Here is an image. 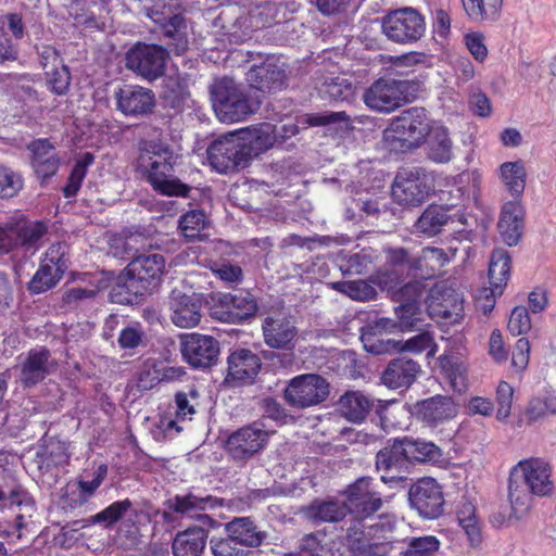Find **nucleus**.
Segmentation results:
<instances>
[{"label": "nucleus", "mask_w": 556, "mask_h": 556, "mask_svg": "<svg viewBox=\"0 0 556 556\" xmlns=\"http://www.w3.org/2000/svg\"><path fill=\"white\" fill-rule=\"evenodd\" d=\"M553 467L542 457L519 460L509 472L508 501L516 518L526 516L534 505V497L553 494Z\"/></svg>", "instance_id": "f257e3e1"}, {"label": "nucleus", "mask_w": 556, "mask_h": 556, "mask_svg": "<svg viewBox=\"0 0 556 556\" xmlns=\"http://www.w3.org/2000/svg\"><path fill=\"white\" fill-rule=\"evenodd\" d=\"M173 157L168 148L150 143L140 150L136 168L159 193L185 197L189 188L172 175Z\"/></svg>", "instance_id": "f03ea898"}, {"label": "nucleus", "mask_w": 556, "mask_h": 556, "mask_svg": "<svg viewBox=\"0 0 556 556\" xmlns=\"http://www.w3.org/2000/svg\"><path fill=\"white\" fill-rule=\"evenodd\" d=\"M378 286L390 293L391 298L401 304L395 308L400 331L418 329L424 323L421 299L425 287L420 281L408 282L397 288V276L391 277L388 273L378 275Z\"/></svg>", "instance_id": "7ed1b4c3"}, {"label": "nucleus", "mask_w": 556, "mask_h": 556, "mask_svg": "<svg viewBox=\"0 0 556 556\" xmlns=\"http://www.w3.org/2000/svg\"><path fill=\"white\" fill-rule=\"evenodd\" d=\"M435 123L425 109L412 108L392 118L383 131V139L392 150L417 148L425 142Z\"/></svg>", "instance_id": "20e7f679"}, {"label": "nucleus", "mask_w": 556, "mask_h": 556, "mask_svg": "<svg viewBox=\"0 0 556 556\" xmlns=\"http://www.w3.org/2000/svg\"><path fill=\"white\" fill-rule=\"evenodd\" d=\"M213 109L222 123H238L254 113L260 101L252 100L229 77L217 80L212 88Z\"/></svg>", "instance_id": "39448f33"}, {"label": "nucleus", "mask_w": 556, "mask_h": 556, "mask_svg": "<svg viewBox=\"0 0 556 556\" xmlns=\"http://www.w3.org/2000/svg\"><path fill=\"white\" fill-rule=\"evenodd\" d=\"M417 85L409 80L379 79L364 93L365 104L377 112L390 113L413 100Z\"/></svg>", "instance_id": "423d86ee"}, {"label": "nucleus", "mask_w": 556, "mask_h": 556, "mask_svg": "<svg viewBox=\"0 0 556 556\" xmlns=\"http://www.w3.org/2000/svg\"><path fill=\"white\" fill-rule=\"evenodd\" d=\"M425 305L428 315L444 326L459 324L465 316L463 295L446 282L430 289Z\"/></svg>", "instance_id": "0eeeda50"}, {"label": "nucleus", "mask_w": 556, "mask_h": 556, "mask_svg": "<svg viewBox=\"0 0 556 556\" xmlns=\"http://www.w3.org/2000/svg\"><path fill=\"white\" fill-rule=\"evenodd\" d=\"M382 33L397 43L417 42L426 31L425 18L414 9L404 8L383 17Z\"/></svg>", "instance_id": "6e6552de"}, {"label": "nucleus", "mask_w": 556, "mask_h": 556, "mask_svg": "<svg viewBox=\"0 0 556 556\" xmlns=\"http://www.w3.org/2000/svg\"><path fill=\"white\" fill-rule=\"evenodd\" d=\"M329 383L319 375L305 374L292 378L285 389L287 403L306 408L324 402L329 395Z\"/></svg>", "instance_id": "1a4fd4ad"}, {"label": "nucleus", "mask_w": 556, "mask_h": 556, "mask_svg": "<svg viewBox=\"0 0 556 556\" xmlns=\"http://www.w3.org/2000/svg\"><path fill=\"white\" fill-rule=\"evenodd\" d=\"M244 142L238 132H229L207 148V161L217 173H227L248 160Z\"/></svg>", "instance_id": "9d476101"}, {"label": "nucleus", "mask_w": 556, "mask_h": 556, "mask_svg": "<svg viewBox=\"0 0 556 556\" xmlns=\"http://www.w3.org/2000/svg\"><path fill=\"white\" fill-rule=\"evenodd\" d=\"M257 309L256 302L250 293H218L212 296L210 307L213 318L223 323L239 324L252 317Z\"/></svg>", "instance_id": "9b49d317"}, {"label": "nucleus", "mask_w": 556, "mask_h": 556, "mask_svg": "<svg viewBox=\"0 0 556 556\" xmlns=\"http://www.w3.org/2000/svg\"><path fill=\"white\" fill-rule=\"evenodd\" d=\"M410 506L425 519H435L443 514L442 486L431 477L417 480L409 489Z\"/></svg>", "instance_id": "f8f14e48"}, {"label": "nucleus", "mask_w": 556, "mask_h": 556, "mask_svg": "<svg viewBox=\"0 0 556 556\" xmlns=\"http://www.w3.org/2000/svg\"><path fill=\"white\" fill-rule=\"evenodd\" d=\"M167 55L160 46L138 43L128 50L126 65L143 78L153 80L163 74Z\"/></svg>", "instance_id": "ddd939ff"}, {"label": "nucleus", "mask_w": 556, "mask_h": 556, "mask_svg": "<svg viewBox=\"0 0 556 556\" xmlns=\"http://www.w3.org/2000/svg\"><path fill=\"white\" fill-rule=\"evenodd\" d=\"M270 431L263 421H255L233 432L227 441V448L235 458H247L265 447Z\"/></svg>", "instance_id": "4468645a"}, {"label": "nucleus", "mask_w": 556, "mask_h": 556, "mask_svg": "<svg viewBox=\"0 0 556 556\" xmlns=\"http://www.w3.org/2000/svg\"><path fill=\"white\" fill-rule=\"evenodd\" d=\"M166 262L162 254H142L132 260L119 278L128 289L132 288L135 281L146 283H157L165 273Z\"/></svg>", "instance_id": "2eb2a0df"}, {"label": "nucleus", "mask_w": 556, "mask_h": 556, "mask_svg": "<svg viewBox=\"0 0 556 556\" xmlns=\"http://www.w3.org/2000/svg\"><path fill=\"white\" fill-rule=\"evenodd\" d=\"M427 177L419 170H403L395 177L392 198L402 206L420 205L429 194Z\"/></svg>", "instance_id": "dca6fc26"}, {"label": "nucleus", "mask_w": 556, "mask_h": 556, "mask_svg": "<svg viewBox=\"0 0 556 556\" xmlns=\"http://www.w3.org/2000/svg\"><path fill=\"white\" fill-rule=\"evenodd\" d=\"M202 295L199 293H185L174 289L169 300L173 324L179 328L197 327L202 318Z\"/></svg>", "instance_id": "f3484780"}, {"label": "nucleus", "mask_w": 556, "mask_h": 556, "mask_svg": "<svg viewBox=\"0 0 556 556\" xmlns=\"http://www.w3.org/2000/svg\"><path fill=\"white\" fill-rule=\"evenodd\" d=\"M457 404L450 396L435 395L414 404L412 414L422 424L434 428L456 417Z\"/></svg>", "instance_id": "a211bd4d"}, {"label": "nucleus", "mask_w": 556, "mask_h": 556, "mask_svg": "<svg viewBox=\"0 0 556 556\" xmlns=\"http://www.w3.org/2000/svg\"><path fill=\"white\" fill-rule=\"evenodd\" d=\"M181 354L193 367H208L219 354V344L211 336L189 333L181 338Z\"/></svg>", "instance_id": "6ab92c4d"}, {"label": "nucleus", "mask_w": 556, "mask_h": 556, "mask_svg": "<svg viewBox=\"0 0 556 556\" xmlns=\"http://www.w3.org/2000/svg\"><path fill=\"white\" fill-rule=\"evenodd\" d=\"M250 87L263 92L280 89L286 80L285 64L274 55L268 56L261 65H253L247 73Z\"/></svg>", "instance_id": "aec40b11"}, {"label": "nucleus", "mask_w": 556, "mask_h": 556, "mask_svg": "<svg viewBox=\"0 0 556 556\" xmlns=\"http://www.w3.org/2000/svg\"><path fill=\"white\" fill-rule=\"evenodd\" d=\"M148 15L162 26L165 36L174 39V51L177 54H181L187 50V26L184 18L179 14L174 13L173 4H164L162 10H160L159 3H155Z\"/></svg>", "instance_id": "412c9836"}, {"label": "nucleus", "mask_w": 556, "mask_h": 556, "mask_svg": "<svg viewBox=\"0 0 556 556\" xmlns=\"http://www.w3.org/2000/svg\"><path fill=\"white\" fill-rule=\"evenodd\" d=\"M526 211L521 200L511 199L502 205L497 229L502 240L509 247L516 245L523 232Z\"/></svg>", "instance_id": "4be33fe9"}, {"label": "nucleus", "mask_w": 556, "mask_h": 556, "mask_svg": "<svg viewBox=\"0 0 556 556\" xmlns=\"http://www.w3.org/2000/svg\"><path fill=\"white\" fill-rule=\"evenodd\" d=\"M348 513L357 517H367L376 513L381 506L380 496L372 491L371 481L363 478L350 485L345 492Z\"/></svg>", "instance_id": "5701e85b"}, {"label": "nucleus", "mask_w": 556, "mask_h": 556, "mask_svg": "<svg viewBox=\"0 0 556 556\" xmlns=\"http://www.w3.org/2000/svg\"><path fill=\"white\" fill-rule=\"evenodd\" d=\"M117 109L127 116L142 115L154 105V94L140 86H124L115 92Z\"/></svg>", "instance_id": "b1692460"}, {"label": "nucleus", "mask_w": 556, "mask_h": 556, "mask_svg": "<svg viewBox=\"0 0 556 556\" xmlns=\"http://www.w3.org/2000/svg\"><path fill=\"white\" fill-rule=\"evenodd\" d=\"M265 343L274 349H288L296 336V328L292 318L279 313L268 316L263 323Z\"/></svg>", "instance_id": "393cba45"}, {"label": "nucleus", "mask_w": 556, "mask_h": 556, "mask_svg": "<svg viewBox=\"0 0 556 556\" xmlns=\"http://www.w3.org/2000/svg\"><path fill=\"white\" fill-rule=\"evenodd\" d=\"M556 416V394L552 390H543L528 401L521 413L520 422L526 425L542 424Z\"/></svg>", "instance_id": "a878e982"}, {"label": "nucleus", "mask_w": 556, "mask_h": 556, "mask_svg": "<svg viewBox=\"0 0 556 556\" xmlns=\"http://www.w3.org/2000/svg\"><path fill=\"white\" fill-rule=\"evenodd\" d=\"M495 175L513 199L521 200L528 177L526 163L522 160L502 163L496 168Z\"/></svg>", "instance_id": "bb28decb"}, {"label": "nucleus", "mask_w": 556, "mask_h": 556, "mask_svg": "<svg viewBox=\"0 0 556 556\" xmlns=\"http://www.w3.org/2000/svg\"><path fill=\"white\" fill-rule=\"evenodd\" d=\"M453 255L440 248H426L409 264V273L422 279L432 278L441 271Z\"/></svg>", "instance_id": "cd10ccee"}, {"label": "nucleus", "mask_w": 556, "mask_h": 556, "mask_svg": "<svg viewBox=\"0 0 556 556\" xmlns=\"http://www.w3.org/2000/svg\"><path fill=\"white\" fill-rule=\"evenodd\" d=\"M218 505H220V501L216 497L211 495L197 496L194 494L176 495L167 502L170 510L200 520L208 519V516L202 514V511Z\"/></svg>", "instance_id": "c85d7f7f"}, {"label": "nucleus", "mask_w": 556, "mask_h": 556, "mask_svg": "<svg viewBox=\"0 0 556 556\" xmlns=\"http://www.w3.org/2000/svg\"><path fill=\"white\" fill-rule=\"evenodd\" d=\"M244 142L248 159L256 156L277 143V126L269 123L237 131Z\"/></svg>", "instance_id": "c756f323"}, {"label": "nucleus", "mask_w": 556, "mask_h": 556, "mask_svg": "<svg viewBox=\"0 0 556 556\" xmlns=\"http://www.w3.org/2000/svg\"><path fill=\"white\" fill-rule=\"evenodd\" d=\"M261 368L260 357L250 350L233 351L228 357V378L242 383L254 379Z\"/></svg>", "instance_id": "7c9ffc66"}, {"label": "nucleus", "mask_w": 556, "mask_h": 556, "mask_svg": "<svg viewBox=\"0 0 556 556\" xmlns=\"http://www.w3.org/2000/svg\"><path fill=\"white\" fill-rule=\"evenodd\" d=\"M420 371V366L413 359L392 361L382 374L383 383L391 389L409 387Z\"/></svg>", "instance_id": "2f4dec72"}, {"label": "nucleus", "mask_w": 556, "mask_h": 556, "mask_svg": "<svg viewBox=\"0 0 556 556\" xmlns=\"http://www.w3.org/2000/svg\"><path fill=\"white\" fill-rule=\"evenodd\" d=\"M345 119L346 115L344 112L302 115L296 117L295 121L290 119L277 127V139L279 137L282 141L289 139L296 135L300 128H307L308 126H324Z\"/></svg>", "instance_id": "473e14b6"}, {"label": "nucleus", "mask_w": 556, "mask_h": 556, "mask_svg": "<svg viewBox=\"0 0 556 556\" xmlns=\"http://www.w3.org/2000/svg\"><path fill=\"white\" fill-rule=\"evenodd\" d=\"M404 456L406 460L418 463H430L438 466H445L446 460L439 446L425 440L403 439Z\"/></svg>", "instance_id": "72a5a7b5"}, {"label": "nucleus", "mask_w": 556, "mask_h": 556, "mask_svg": "<svg viewBox=\"0 0 556 556\" xmlns=\"http://www.w3.org/2000/svg\"><path fill=\"white\" fill-rule=\"evenodd\" d=\"M341 415L349 421L361 424L372 408V400L361 391H348L338 402Z\"/></svg>", "instance_id": "f704fd0d"}, {"label": "nucleus", "mask_w": 556, "mask_h": 556, "mask_svg": "<svg viewBox=\"0 0 556 556\" xmlns=\"http://www.w3.org/2000/svg\"><path fill=\"white\" fill-rule=\"evenodd\" d=\"M228 539L244 546H260L265 539V533L257 530L249 517L235 518L226 525Z\"/></svg>", "instance_id": "c9c22d12"}, {"label": "nucleus", "mask_w": 556, "mask_h": 556, "mask_svg": "<svg viewBox=\"0 0 556 556\" xmlns=\"http://www.w3.org/2000/svg\"><path fill=\"white\" fill-rule=\"evenodd\" d=\"M49 352L46 349L33 350L22 364L20 379L24 386H34L49 374Z\"/></svg>", "instance_id": "e433bc0d"}, {"label": "nucleus", "mask_w": 556, "mask_h": 556, "mask_svg": "<svg viewBox=\"0 0 556 556\" xmlns=\"http://www.w3.org/2000/svg\"><path fill=\"white\" fill-rule=\"evenodd\" d=\"M206 532L200 527L177 533L173 542L174 556H200L206 545Z\"/></svg>", "instance_id": "4c0bfd02"}, {"label": "nucleus", "mask_w": 556, "mask_h": 556, "mask_svg": "<svg viewBox=\"0 0 556 556\" xmlns=\"http://www.w3.org/2000/svg\"><path fill=\"white\" fill-rule=\"evenodd\" d=\"M455 224L457 219L443 205L431 204L416 223V229L427 236L437 235L443 226Z\"/></svg>", "instance_id": "58836bf2"}, {"label": "nucleus", "mask_w": 556, "mask_h": 556, "mask_svg": "<svg viewBox=\"0 0 556 556\" xmlns=\"http://www.w3.org/2000/svg\"><path fill=\"white\" fill-rule=\"evenodd\" d=\"M307 517L321 522H337L348 514L345 502L339 498L314 501L306 510Z\"/></svg>", "instance_id": "ea45409f"}, {"label": "nucleus", "mask_w": 556, "mask_h": 556, "mask_svg": "<svg viewBox=\"0 0 556 556\" xmlns=\"http://www.w3.org/2000/svg\"><path fill=\"white\" fill-rule=\"evenodd\" d=\"M428 136L429 157L437 163L450 162L453 157V144L446 127L437 122Z\"/></svg>", "instance_id": "a19ab883"}, {"label": "nucleus", "mask_w": 556, "mask_h": 556, "mask_svg": "<svg viewBox=\"0 0 556 556\" xmlns=\"http://www.w3.org/2000/svg\"><path fill=\"white\" fill-rule=\"evenodd\" d=\"M510 276V256L504 249L493 250L489 265V280L496 286L497 292H504Z\"/></svg>", "instance_id": "79ce46f5"}, {"label": "nucleus", "mask_w": 556, "mask_h": 556, "mask_svg": "<svg viewBox=\"0 0 556 556\" xmlns=\"http://www.w3.org/2000/svg\"><path fill=\"white\" fill-rule=\"evenodd\" d=\"M9 508L14 510L18 508L20 511L15 514L16 526L22 528L25 525V517H30L34 511V503L31 498L22 490H14L10 495L0 491V510Z\"/></svg>", "instance_id": "37998d69"}, {"label": "nucleus", "mask_w": 556, "mask_h": 556, "mask_svg": "<svg viewBox=\"0 0 556 556\" xmlns=\"http://www.w3.org/2000/svg\"><path fill=\"white\" fill-rule=\"evenodd\" d=\"M439 362L451 388L459 393L465 391L467 388V366L464 362L453 355H443L439 358Z\"/></svg>", "instance_id": "c03bdc74"}, {"label": "nucleus", "mask_w": 556, "mask_h": 556, "mask_svg": "<svg viewBox=\"0 0 556 556\" xmlns=\"http://www.w3.org/2000/svg\"><path fill=\"white\" fill-rule=\"evenodd\" d=\"M467 15L476 22L495 21L503 7V0H462Z\"/></svg>", "instance_id": "a18cd8bd"}, {"label": "nucleus", "mask_w": 556, "mask_h": 556, "mask_svg": "<svg viewBox=\"0 0 556 556\" xmlns=\"http://www.w3.org/2000/svg\"><path fill=\"white\" fill-rule=\"evenodd\" d=\"M64 270L50 265L49 262H41L39 269L29 282V290L33 293H42L53 288L62 278Z\"/></svg>", "instance_id": "49530a36"}, {"label": "nucleus", "mask_w": 556, "mask_h": 556, "mask_svg": "<svg viewBox=\"0 0 556 556\" xmlns=\"http://www.w3.org/2000/svg\"><path fill=\"white\" fill-rule=\"evenodd\" d=\"M132 508L129 500L116 501L103 510L90 517V522L101 525L104 529L112 528L116 522L123 520Z\"/></svg>", "instance_id": "de8ad7c7"}, {"label": "nucleus", "mask_w": 556, "mask_h": 556, "mask_svg": "<svg viewBox=\"0 0 556 556\" xmlns=\"http://www.w3.org/2000/svg\"><path fill=\"white\" fill-rule=\"evenodd\" d=\"M457 518L469 544L472 547H478L482 543V535L479 521L476 518L473 505L471 503H465L459 509Z\"/></svg>", "instance_id": "09e8293b"}, {"label": "nucleus", "mask_w": 556, "mask_h": 556, "mask_svg": "<svg viewBox=\"0 0 556 556\" xmlns=\"http://www.w3.org/2000/svg\"><path fill=\"white\" fill-rule=\"evenodd\" d=\"M403 448V440H395L392 445L379 451L376 458L377 469L383 471L397 470L406 460Z\"/></svg>", "instance_id": "8fccbe9b"}, {"label": "nucleus", "mask_w": 556, "mask_h": 556, "mask_svg": "<svg viewBox=\"0 0 556 556\" xmlns=\"http://www.w3.org/2000/svg\"><path fill=\"white\" fill-rule=\"evenodd\" d=\"M208 225L207 218L203 211L193 210L180 217L179 228L187 239H202L205 235L203 231Z\"/></svg>", "instance_id": "3c124183"}, {"label": "nucleus", "mask_w": 556, "mask_h": 556, "mask_svg": "<svg viewBox=\"0 0 556 556\" xmlns=\"http://www.w3.org/2000/svg\"><path fill=\"white\" fill-rule=\"evenodd\" d=\"M195 399V391H190L189 394L184 392L176 394V417L175 419H170L166 422L165 431H169L172 429H175L177 432L181 431V428L178 427V422L191 420L192 416L195 414L194 405L191 403V400Z\"/></svg>", "instance_id": "603ef678"}, {"label": "nucleus", "mask_w": 556, "mask_h": 556, "mask_svg": "<svg viewBox=\"0 0 556 556\" xmlns=\"http://www.w3.org/2000/svg\"><path fill=\"white\" fill-rule=\"evenodd\" d=\"M93 163V156L91 153L83 154L75 163L72 173L68 177V181L63 188V194L65 198L75 197L80 189L81 182L84 181L88 167Z\"/></svg>", "instance_id": "864d4df0"}, {"label": "nucleus", "mask_w": 556, "mask_h": 556, "mask_svg": "<svg viewBox=\"0 0 556 556\" xmlns=\"http://www.w3.org/2000/svg\"><path fill=\"white\" fill-rule=\"evenodd\" d=\"M441 200L444 202L442 205L454 215L458 224L465 225L467 223V217L463 211V207L465 206L466 202L469 201V195L466 194L462 187L452 188L447 192V198H445L444 194Z\"/></svg>", "instance_id": "5fc2aeb1"}, {"label": "nucleus", "mask_w": 556, "mask_h": 556, "mask_svg": "<svg viewBox=\"0 0 556 556\" xmlns=\"http://www.w3.org/2000/svg\"><path fill=\"white\" fill-rule=\"evenodd\" d=\"M515 390L507 381H500L495 390L496 419L501 422L506 421L511 413L513 399Z\"/></svg>", "instance_id": "6e6d98bb"}, {"label": "nucleus", "mask_w": 556, "mask_h": 556, "mask_svg": "<svg viewBox=\"0 0 556 556\" xmlns=\"http://www.w3.org/2000/svg\"><path fill=\"white\" fill-rule=\"evenodd\" d=\"M333 288L356 301H369L376 296L375 288L363 280L337 282Z\"/></svg>", "instance_id": "4d7b16f0"}, {"label": "nucleus", "mask_w": 556, "mask_h": 556, "mask_svg": "<svg viewBox=\"0 0 556 556\" xmlns=\"http://www.w3.org/2000/svg\"><path fill=\"white\" fill-rule=\"evenodd\" d=\"M18 229V245L36 248L38 240L46 233L47 227L43 223L39 222H23L16 224Z\"/></svg>", "instance_id": "13d9d810"}, {"label": "nucleus", "mask_w": 556, "mask_h": 556, "mask_svg": "<svg viewBox=\"0 0 556 556\" xmlns=\"http://www.w3.org/2000/svg\"><path fill=\"white\" fill-rule=\"evenodd\" d=\"M440 542L433 535L410 538L404 556H428L439 551Z\"/></svg>", "instance_id": "bf43d9fd"}, {"label": "nucleus", "mask_w": 556, "mask_h": 556, "mask_svg": "<svg viewBox=\"0 0 556 556\" xmlns=\"http://www.w3.org/2000/svg\"><path fill=\"white\" fill-rule=\"evenodd\" d=\"M427 349H430L428 351V356H434L437 352V346L433 343V338L429 332H421L417 336L412 337L405 342L401 341V344L397 345V351L401 352L406 351L412 353H420Z\"/></svg>", "instance_id": "052dcab7"}, {"label": "nucleus", "mask_w": 556, "mask_h": 556, "mask_svg": "<svg viewBox=\"0 0 556 556\" xmlns=\"http://www.w3.org/2000/svg\"><path fill=\"white\" fill-rule=\"evenodd\" d=\"M361 340L364 349L372 354H384L397 351V345L401 344V341L379 339L372 331H363Z\"/></svg>", "instance_id": "680f3d73"}, {"label": "nucleus", "mask_w": 556, "mask_h": 556, "mask_svg": "<svg viewBox=\"0 0 556 556\" xmlns=\"http://www.w3.org/2000/svg\"><path fill=\"white\" fill-rule=\"evenodd\" d=\"M47 83L51 91L56 94H65L71 84V74L66 65L52 67L46 71Z\"/></svg>", "instance_id": "e2e57ef3"}, {"label": "nucleus", "mask_w": 556, "mask_h": 556, "mask_svg": "<svg viewBox=\"0 0 556 556\" xmlns=\"http://www.w3.org/2000/svg\"><path fill=\"white\" fill-rule=\"evenodd\" d=\"M320 92L325 98L334 101H345L352 97L353 87L346 79L338 77L330 83L324 84Z\"/></svg>", "instance_id": "0e129e2a"}, {"label": "nucleus", "mask_w": 556, "mask_h": 556, "mask_svg": "<svg viewBox=\"0 0 556 556\" xmlns=\"http://www.w3.org/2000/svg\"><path fill=\"white\" fill-rule=\"evenodd\" d=\"M464 43L472 58L483 63L488 58L489 50L485 43V36L480 31H469L464 35Z\"/></svg>", "instance_id": "69168bd1"}, {"label": "nucleus", "mask_w": 556, "mask_h": 556, "mask_svg": "<svg viewBox=\"0 0 556 556\" xmlns=\"http://www.w3.org/2000/svg\"><path fill=\"white\" fill-rule=\"evenodd\" d=\"M23 187V178L20 174L8 167H0V197L12 198Z\"/></svg>", "instance_id": "338daca9"}, {"label": "nucleus", "mask_w": 556, "mask_h": 556, "mask_svg": "<svg viewBox=\"0 0 556 556\" xmlns=\"http://www.w3.org/2000/svg\"><path fill=\"white\" fill-rule=\"evenodd\" d=\"M532 323L528 309L523 306H516L509 316L507 328L513 336L527 333Z\"/></svg>", "instance_id": "774afa93"}]
</instances>
